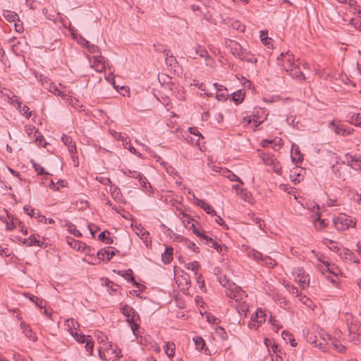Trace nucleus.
<instances>
[{"label": "nucleus", "instance_id": "7ed1b4c3", "mask_svg": "<svg viewBox=\"0 0 361 361\" xmlns=\"http://www.w3.org/2000/svg\"><path fill=\"white\" fill-rule=\"evenodd\" d=\"M121 313L126 317L127 322L137 321V319H140L139 314L137 312L128 305H125L122 306L121 308Z\"/></svg>", "mask_w": 361, "mask_h": 361}, {"label": "nucleus", "instance_id": "79ce46f5", "mask_svg": "<svg viewBox=\"0 0 361 361\" xmlns=\"http://www.w3.org/2000/svg\"><path fill=\"white\" fill-rule=\"evenodd\" d=\"M349 121L355 126H360L361 121L360 114H353L349 118Z\"/></svg>", "mask_w": 361, "mask_h": 361}, {"label": "nucleus", "instance_id": "9d476101", "mask_svg": "<svg viewBox=\"0 0 361 361\" xmlns=\"http://www.w3.org/2000/svg\"><path fill=\"white\" fill-rule=\"evenodd\" d=\"M204 243L210 247L214 248L219 253L223 252L224 250H226V247L219 244L216 241H215L213 238L207 236V238L204 241Z\"/></svg>", "mask_w": 361, "mask_h": 361}, {"label": "nucleus", "instance_id": "473e14b6", "mask_svg": "<svg viewBox=\"0 0 361 361\" xmlns=\"http://www.w3.org/2000/svg\"><path fill=\"white\" fill-rule=\"evenodd\" d=\"M193 341L195 344V348L198 350H202L205 346L204 340L201 336H197L193 338Z\"/></svg>", "mask_w": 361, "mask_h": 361}, {"label": "nucleus", "instance_id": "0e129e2a", "mask_svg": "<svg viewBox=\"0 0 361 361\" xmlns=\"http://www.w3.org/2000/svg\"><path fill=\"white\" fill-rule=\"evenodd\" d=\"M131 327L132 331L135 336H137L138 334V329L140 328L139 324L136 323V321L129 322H128Z\"/></svg>", "mask_w": 361, "mask_h": 361}, {"label": "nucleus", "instance_id": "3c124183", "mask_svg": "<svg viewBox=\"0 0 361 361\" xmlns=\"http://www.w3.org/2000/svg\"><path fill=\"white\" fill-rule=\"evenodd\" d=\"M216 334L221 338L222 340H226L228 338L227 333L225 329L221 326H218L216 329Z\"/></svg>", "mask_w": 361, "mask_h": 361}, {"label": "nucleus", "instance_id": "39448f33", "mask_svg": "<svg viewBox=\"0 0 361 361\" xmlns=\"http://www.w3.org/2000/svg\"><path fill=\"white\" fill-rule=\"evenodd\" d=\"M329 125L332 127L336 134L343 136L350 135L353 130V129L345 128L343 124H337L335 121H332Z\"/></svg>", "mask_w": 361, "mask_h": 361}, {"label": "nucleus", "instance_id": "4d7b16f0", "mask_svg": "<svg viewBox=\"0 0 361 361\" xmlns=\"http://www.w3.org/2000/svg\"><path fill=\"white\" fill-rule=\"evenodd\" d=\"M106 285L114 293H116V292H117L118 290L119 286L118 284L114 283V282L111 281L108 279H106Z\"/></svg>", "mask_w": 361, "mask_h": 361}, {"label": "nucleus", "instance_id": "f8f14e48", "mask_svg": "<svg viewBox=\"0 0 361 361\" xmlns=\"http://www.w3.org/2000/svg\"><path fill=\"white\" fill-rule=\"evenodd\" d=\"M326 336L329 338V341L330 342V343L329 342L327 343V345L332 346L334 349L336 350L340 353L345 352V347L339 341L331 338L330 335H326Z\"/></svg>", "mask_w": 361, "mask_h": 361}, {"label": "nucleus", "instance_id": "8fccbe9b", "mask_svg": "<svg viewBox=\"0 0 361 361\" xmlns=\"http://www.w3.org/2000/svg\"><path fill=\"white\" fill-rule=\"evenodd\" d=\"M262 264L267 266L268 267L273 268L276 264V261L272 259L271 257L268 256H265L263 258Z\"/></svg>", "mask_w": 361, "mask_h": 361}, {"label": "nucleus", "instance_id": "603ef678", "mask_svg": "<svg viewBox=\"0 0 361 361\" xmlns=\"http://www.w3.org/2000/svg\"><path fill=\"white\" fill-rule=\"evenodd\" d=\"M231 27L235 29V30H237L241 32H243L245 30V26L242 24L240 21L238 20H235L234 21L232 25H231Z\"/></svg>", "mask_w": 361, "mask_h": 361}, {"label": "nucleus", "instance_id": "c85d7f7f", "mask_svg": "<svg viewBox=\"0 0 361 361\" xmlns=\"http://www.w3.org/2000/svg\"><path fill=\"white\" fill-rule=\"evenodd\" d=\"M2 15L8 22H16L18 18L15 12L8 10L3 11Z\"/></svg>", "mask_w": 361, "mask_h": 361}, {"label": "nucleus", "instance_id": "e2e57ef3", "mask_svg": "<svg viewBox=\"0 0 361 361\" xmlns=\"http://www.w3.org/2000/svg\"><path fill=\"white\" fill-rule=\"evenodd\" d=\"M352 169L361 171V156H356Z\"/></svg>", "mask_w": 361, "mask_h": 361}, {"label": "nucleus", "instance_id": "2f4dec72", "mask_svg": "<svg viewBox=\"0 0 361 361\" xmlns=\"http://www.w3.org/2000/svg\"><path fill=\"white\" fill-rule=\"evenodd\" d=\"M356 156L357 155L353 156L349 153H346L343 157V160L342 161V162L352 168L354 161L355 160Z\"/></svg>", "mask_w": 361, "mask_h": 361}, {"label": "nucleus", "instance_id": "58836bf2", "mask_svg": "<svg viewBox=\"0 0 361 361\" xmlns=\"http://www.w3.org/2000/svg\"><path fill=\"white\" fill-rule=\"evenodd\" d=\"M85 343H86V344H85L86 351L90 353V355H92V352H93V348H94V342L92 341V340L90 336H88L87 337L86 341Z\"/></svg>", "mask_w": 361, "mask_h": 361}, {"label": "nucleus", "instance_id": "412c9836", "mask_svg": "<svg viewBox=\"0 0 361 361\" xmlns=\"http://www.w3.org/2000/svg\"><path fill=\"white\" fill-rule=\"evenodd\" d=\"M293 150H294V154L291 155L293 162L298 163L301 161L303 159V156L298 146L293 145Z\"/></svg>", "mask_w": 361, "mask_h": 361}, {"label": "nucleus", "instance_id": "bb28decb", "mask_svg": "<svg viewBox=\"0 0 361 361\" xmlns=\"http://www.w3.org/2000/svg\"><path fill=\"white\" fill-rule=\"evenodd\" d=\"M178 238L180 239L181 242L185 243L188 248L192 250L193 252L196 253H198L200 252L199 247H197L194 243L190 241L189 240L183 236H179Z\"/></svg>", "mask_w": 361, "mask_h": 361}, {"label": "nucleus", "instance_id": "f704fd0d", "mask_svg": "<svg viewBox=\"0 0 361 361\" xmlns=\"http://www.w3.org/2000/svg\"><path fill=\"white\" fill-rule=\"evenodd\" d=\"M236 290V293L233 290L230 289L228 291H226V294L228 297L232 299H235L236 301L238 300V298H236L237 295L236 294H240L243 291V290L240 288H238L236 286L234 287Z\"/></svg>", "mask_w": 361, "mask_h": 361}, {"label": "nucleus", "instance_id": "a19ab883", "mask_svg": "<svg viewBox=\"0 0 361 361\" xmlns=\"http://www.w3.org/2000/svg\"><path fill=\"white\" fill-rule=\"evenodd\" d=\"M267 35V31L262 30L261 31V41L264 44V45L267 47H269L271 45L272 39L270 37H268L267 36L264 37V35Z\"/></svg>", "mask_w": 361, "mask_h": 361}, {"label": "nucleus", "instance_id": "ea45409f", "mask_svg": "<svg viewBox=\"0 0 361 361\" xmlns=\"http://www.w3.org/2000/svg\"><path fill=\"white\" fill-rule=\"evenodd\" d=\"M122 172L123 173V174L125 176L130 177V178H136V179H137L138 177L140 176V174H141V173H140V172H137L136 171H132L130 169H123V170H122Z\"/></svg>", "mask_w": 361, "mask_h": 361}, {"label": "nucleus", "instance_id": "2eb2a0df", "mask_svg": "<svg viewBox=\"0 0 361 361\" xmlns=\"http://www.w3.org/2000/svg\"><path fill=\"white\" fill-rule=\"evenodd\" d=\"M287 72L289 73L290 75L293 78H296L302 80H305V78L304 74L302 73V71L300 69V67L298 65H295L291 68V70Z\"/></svg>", "mask_w": 361, "mask_h": 361}, {"label": "nucleus", "instance_id": "aec40b11", "mask_svg": "<svg viewBox=\"0 0 361 361\" xmlns=\"http://www.w3.org/2000/svg\"><path fill=\"white\" fill-rule=\"evenodd\" d=\"M106 353L108 355H114L113 357L115 359L122 357L121 350L117 347L114 348L111 343L108 344V346H106Z\"/></svg>", "mask_w": 361, "mask_h": 361}, {"label": "nucleus", "instance_id": "5fc2aeb1", "mask_svg": "<svg viewBox=\"0 0 361 361\" xmlns=\"http://www.w3.org/2000/svg\"><path fill=\"white\" fill-rule=\"evenodd\" d=\"M228 175L226 176V177L231 180V181H237L240 185H243L244 183L242 181V180L236 176L235 173H233L231 171H228Z\"/></svg>", "mask_w": 361, "mask_h": 361}, {"label": "nucleus", "instance_id": "f03ea898", "mask_svg": "<svg viewBox=\"0 0 361 361\" xmlns=\"http://www.w3.org/2000/svg\"><path fill=\"white\" fill-rule=\"evenodd\" d=\"M334 224L339 231H345L347 230L352 225L354 226L355 223L353 222L351 219H349L346 216H341L337 218L334 219Z\"/></svg>", "mask_w": 361, "mask_h": 361}, {"label": "nucleus", "instance_id": "6e6d98bb", "mask_svg": "<svg viewBox=\"0 0 361 361\" xmlns=\"http://www.w3.org/2000/svg\"><path fill=\"white\" fill-rule=\"evenodd\" d=\"M117 274L128 281H129L130 279V276H133V271L131 269H128L126 271H118Z\"/></svg>", "mask_w": 361, "mask_h": 361}, {"label": "nucleus", "instance_id": "c03bdc74", "mask_svg": "<svg viewBox=\"0 0 361 361\" xmlns=\"http://www.w3.org/2000/svg\"><path fill=\"white\" fill-rule=\"evenodd\" d=\"M66 324L70 331H73V329H76L79 326V324L72 318L68 319L66 321Z\"/></svg>", "mask_w": 361, "mask_h": 361}, {"label": "nucleus", "instance_id": "13d9d810", "mask_svg": "<svg viewBox=\"0 0 361 361\" xmlns=\"http://www.w3.org/2000/svg\"><path fill=\"white\" fill-rule=\"evenodd\" d=\"M195 52L198 54L201 58H207L208 56V52L204 49L202 48L200 46H197L195 49Z\"/></svg>", "mask_w": 361, "mask_h": 361}, {"label": "nucleus", "instance_id": "052dcab7", "mask_svg": "<svg viewBox=\"0 0 361 361\" xmlns=\"http://www.w3.org/2000/svg\"><path fill=\"white\" fill-rule=\"evenodd\" d=\"M26 337L30 338V340L35 341L37 340V337L33 334L32 330L30 328H27V329L25 330L23 332Z\"/></svg>", "mask_w": 361, "mask_h": 361}, {"label": "nucleus", "instance_id": "a18cd8bd", "mask_svg": "<svg viewBox=\"0 0 361 361\" xmlns=\"http://www.w3.org/2000/svg\"><path fill=\"white\" fill-rule=\"evenodd\" d=\"M269 323L271 324L272 326V330L277 332L281 328H282V326H281L278 321L275 319L274 317H273L271 315H270V318L269 319Z\"/></svg>", "mask_w": 361, "mask_h": 361}, {"label": "nucleus", "instance_id": "f3484780", "mask_svg": "<svg viewBox=\"0 0 361 361\" xmlns=\"http://www.w3.org/2000/svg\"><path fill=\"white\" fill-rule=\"evenodd\" d=\"M251 318H252V319H254L259 324H262L266 320L265 311L262 310L261 308H258V309H257L255 314H252Z\"/></svg>", "mask_w": 361, "mask_h": 361}, {"label": "nucleus", "instance_id": "c9c22d12", "mask_svg": "<svg viewBox=\"0 0 361 361\" xmlns=\"http://www.w3.org/2000/svg\"><path fill=\"white\" fill-rule=\"evenodd\" d=\"M74 39H75L83 47H85L87 49V47L90 45V43L88 40H87L85 37H83L81 35H73Z\"/></svg>", "mask_w": 361, "mask_h": 361}, {"label": "nucleus", "instance_id": "7c9ffc66", "mask_svg": "<svg viewBox=\"0 0 361 361\" xmlns=\"http://www.w3.org/2000/svg\"><path fill=\"white\" fill-rule=\"evenodd\" d=\"M176 346L173 343H166L164 346V350L169 357H173L175 354Z\"/></svg>", "mask_w": 361, "mask_h": 361}, {"label": "nucleus", "instance_id": "ddd939ff", "mask_svg": "<svg viewBox=\"0 0 361 361\" xmlns=\"http://www.w3.org/2000/svg\"><path fill=\"white\" fill-rule=\"evenodd\" d=\"M196 203L197 206L201 207L206 213L211 215H216V211L212 208V207L208 204L204 200L196 199Z\"/></svg>", "mask_w": 361, "mask_h": 361}, {"label": "nucleus", "instance_id": "72a5a7b5", "mask_svg": "<svg viewBox=\"0 0 361 361\" xmlns=\"http://www.w3.org/2000/svg\"><path fill=\"white\" fill-rule=\"evenodd\" d=\"M93 58L94 59V64L97 63V64L106 66L109 63L108 59H106L104 56H102L101 54L94 55L93 56Z\"/></svg>", "mask_w": 361, "mask_h": 361}, {"label": "nucleus", "instance_id": "09e8293b", "mask_svg": "<svg viewBox=\"0 0 361 361\" xmlns=\"http://www.w3.org/2000/svg\"><path fill=\"white\" fill-rule=\"evenodd\" d=\"M262 160L266 165L271 166L274 164V161L276 159H274L273 156H271L269 154H264L262 157Z\"/></svg>", "mask_w": 361, "mask_h": 361}, {"label": "nucleus", "instance_id": "20e7f679", "mask_svg": "<svg viewBox=\"0 0 361 361\" xmlns=\"http://www.w3.org/2000/svg\"><path fill=\"white\" fill-rule=\"evenodd\" d=\"M117 252H118V250L115 247H107L99 250L97 255L99 259L104 260L106 257V260L109 261Z\"/></svg>", "mask_w": 361, "mask_h": 361}, {"label": "nucleus", "instance_id": "4c0bfd02", "mask_svg": "<svg viewBox=\"0 0 361 361\" xmlns=\"http://www.w3.org/2000/svg\"><path fill=\"white\" fill-rule=\"evenodd\" d=\"M185 267L195 272V275H197V270L200 267L198 262L194 261L185 264Z\"/></svg>", "mask_w": 361, "mask_h": 361}, {"label": "nucleus", "instance_id": "c756f323", "mask_svg": "<svg viewBox=\"0 0 361 361\" xmlns=\"http://www.w3.org/2000/svg\"><path fill=\"white\" fill-rule=\"evenodd\" d=\"M231 95H232L233 102L236 104H240L245 98V93L243 92L242 90H238V91L233 92Z\"/></svg>", "mask_w": 361, "mask_h": 361}, {"label": "nucleus", "instance_id": "6e6552de", "mask_svg": "<svg viewBox=\"0 0 361 361\" xmlns=\"http://www.w3.org/2000/svg\"><path fill=\"white\" fill-rule=\"evenodd\" d=\"M62 142L67 146L69 152L72 154L76 153L75 144L73 142L71 137L67 135H63L61 137Z\"/></svg>", "mask_w": 361, "mask_h": 361}, {"label": "nucleus", "instance_id": "393cba45", "mask_svg": "<svg viewBox=\"0 0 361 361\" xmlns=\"http://www.w3.org/2000/svg\"><path fill=\"white\" fill-rule=\"evenodd\" d=\"M65 226L67 227V230L68 231V232L70 233L73 234V235H75L76 237L82 236V233H80V231L79 230L76 229L75 226L74 224H73L71 222L66 221V224H65Z\"/></svg>", "mask_w": 361, "mask_h": 361}, {"label": "nucleus", "instance_id": "cd10ccee", "mask_svg": "<svg viewBox=\"0 0 361 361\" xmlns=\"http://www.w3.org/2000/svg\"><path fill=\"white\" fill-rule=\"evenodd\" d=\"M109 235L110 233L108 231H104L99 235L98 239L106 244H112L114 241L113 239L109 237Z\"/></svg>", "mask_w": 361, "mask_h": 361}, {"label": "nucleus", "instance_id": "f257e3e1", "mask_svg": "<svg viewBox=\"0 0 361 361\" xmlns=\"http://www.w3.org/2000/svg\"><path fill=\"white\" fill-rule=\"evenodd\" d=\"M278 64L283 68L286 71H289L295 66L294 63V56L288 51L287 52H282L277 58Z\"/></svg>", "mask_w": 361, "mask_h": 361}, {"label": "nucleus", "instance_id": "bf43d9fd", "mask_svg": "<svg viewBox=\"0 0 361 361\" xmlns=\"http://www.w3.org/2000/svg\"><path fill=\"white\" fill-rule=\"evenodd\" d=\"M250 256H252V257L254 259H255L256 260H262L263 261V258L264 257H263V255L259 252V251H257V250H252L250 253Z\"/></svg>", "mask_w": 361, "mask_h": 361}, {"label": "nucleus", "instance_id": "49530a36", "mask_svg": "<svg viewBox=\"0 0 361 361\" xmlns=\"http://www.w3.org/2000/svg\"><path fill=\"white\" fill-rule=\"evenodd\" d=\"M32 164V166L36 172L39 175H44V174H49L47 172L45 171L44 169L39 164L35 162L33 160L31 161Z\"/></svg>", "mask_w": 361, "mask_h": 361}, {"label": "nucleus", "instance_id": "680f3d73", "mask_svg": "<svg viewBox=\"0 0 361 361\" xmlns=\"http://www.w3.org/2000/svg\"><path fill=\"white\" fill-rule=\"evenodd\" d=\"M96 180H98L99 182H100L102 184L104 185H111L112 183H111V180L109 178H107V177H97L96 178Z\"/></svg>", "mask_w": 361, "mask_h": 361}, {"label": "nucleus", "instance_id": "b1692460", "mask_svg": "<svg viewBox=\"0 0 361 361\" xmlns=\"http://www.w3.org/2000/svg\"><path fill=\"white\" fill-rule=\"evenodd\" d=\"M281 336L286 343L289 342L292 347L297 345V343L295 342L293 336L289 331H283L281 334Z\"/></svg>", "mask_w": 361, "mask_h": 361}, {"label": "nucleus", "instance_id": "e433bc0d", "mask_svg": "<svg viewBox=\"0 0 361 361\" xmlns=\"http://www.w3.org/2000/svg\"><path fill=\"white\" fill-rule=\"evenodd\" d=\"M23 209L25 212L31 217H35V219H37L41 217L42 214L39 212H35V210L34 209H31L30 213H28V210L30 209V205L24 206Z\"/></svg>", "mask_w": 361, "mask_h": 361}, {"label": "nucleus", "instance_id": "423d86ee", "mask_svg": "<svg viewBox=\"0 0 361 361\" xmlns=\"http://www.w3.org/2000/svg\"><path fill=\"white\" fill-rule=\"evenodd\" d=\"M67 243L71 247L78 251L86 252V250H90V247L87 246V245L85 243L79 240H75V239L71 237L67 238Z\"/></svg>", "mask_w": 361, "mask_h": 361}, {"label": "nucleus", "instance_id": "774afa93", "mask_svg": "<svg viewBox=\"0 0 361 361\" xmlns=\"http://www.w3.org/2000/svg\"><path fill=\"white\" fill-rule=\"evenodd\" d=\"M30 109L27 106L23 105L22 109L20 110V112L27 118H30L31 116L32 112L29 111Z\"/></svg>", "mask_w": 361, "mask_h": 361}, {"label": "nucleus", "instance_id": "37998d69", "mask_svg": "<svg viewBox=\"0 0 361 361\" xmlns=\"http://www.w3.org/2000/svg\"><path fill=\"white\" fill-rule=\"evenodd\" d=\"M70 334L75 338V340L80 343H84L86 341V336L82 334H78L73 331H70Z\"/></svg>", "mask_w": 361, "mask_h": 361}, {"label": "nucleus", "instance_id": "de8ad7c7", "mask_svg": "<svg viewBox=\"0 0 361 361\" xmlns=\"http://www.w3.org/2000/svg\"><path fill=\"white\" fill-rule=\"evenodd\" d=\"M326 271L336 276H338L341 273L339 268L334 264H331L330 266L326 269Z\"/></svg>", "mask_w": 361, "mask_h": 361}, {"label": "nucleus", "instance_id": "0eeeda50", "mask_svg": "<svg viewBox=\"0 0 361 361\" xmlns=\"http://www.w3.org/2000/svg\"><path fill=\"white\" fill-rule=\"evenodd\" d=\"M135 233L140 237L147 247H149L151 245L152 241L149 237V233L142 226H137L135 228Z\"/></svg>", "mask_w": 361, "mask_h": 361}, {"label": "nucleus", "instance_id": "4be33fe9", "mask_svg": "<svg viewBox=\"0 0 361 361\" xmlns=\"http://www.w3.org/2000/svg\"><path fill=\"white\" fill-rule=\"evenodd\" d=\"M23 244H26L27 246H33L37 245L39 247H43V242H40L39 240H37L34 235H30L27 239H24Z\"/></svg>", "mask_w": 361, "mask_h": 361}, {"label": "nucleus", "instance_id": "a878e982", "mask_svg": "<svg viewBox=\"0 0 361 361\" xmlns=\"http://www.w3.org/2000/svg\"><path fill=\"white\" fill-rule=\"evenodd\" d=\"M239 59L242 61H245L248 63H255L257 62V59L254 55L251 54L250 52L246 51L245 50L243 54H241Z\"/></svg>", "mask_w": 361, "mask_h": 361}, {"label": "nucleus", "instance_id": "5701e85b", "mask_svg": "<svg viewBox=\"0 0 361 361\" xmlns=\"http://www.w3.org/2000/svg\"><path fill=\"white\" fill-rule=\"evenodd\" d=\"M190 230H191L195 235L199 237L201 240L204 241L208 236L205 234L204 231L200 230L193 223H192L190 226Z\"/></svg>", "mask_w": 361, "mask_h": 361}, {"label": "nucleus", "instance_id": "338daca9", "mask_svg": "<svg viewBox=\"0 0 361 361\" xmlns=\"http://www.w3.org/2000/svg\"><path fill=\"white\" fill-rule=\"evenodd\" d=\"M228 97L227 92H220L216 95V99L219 101H226Z\"/></svg>", "mask_w": 361, "mask_h": 361}, {"label": "nucleus", "instance_id": "4468645a", "mask_svg": "<svg viewBox=\"0 0 361 361\" xmlns=\"http://www.w3.org/2000/svg\"><path fill=\"white\" fill-rule=\"evenodd\" d=\"M173 249L172 247H170V246L166 247L165 251L161 255L162 262L165 264H169L173 260Z\"/></svg>", "mask_w": 361, "mask_h": 361}, {"label": "nucleus", "instance_id": "a211bd4d", "mask_svg": "<svg viewBox=\"0 0 361 361\" xmlns=\"http://www.w3.org/2000/svg\"><path fill=\"white\" fill-rule=\"evenodd\" d=\"M347 324L350 335H353V338L355 337V334H360V324L359 323H353V321L350 324L349 319H347Z\"/></svg>", "mask_w": 361, "mask_h": 361}, {"label": "nucleus", "instance_id": "9b49d317", "mask_svg": "<svg viewBox=\"0 0 361 361\" xmlns=\"http://www.w3.org/2000/svg\"><path fill=\"white\" fill-rule=\"evenodd\" d=\"M230 49L233 55L240 57L241 54L245 50L241 45L235 41L231 40L229 44Z\"/></svg>", "mask_w": 361, "mask_h": 361}, {"label": "nucleus", "instance_id": "69168bd1", "mask_svg": "<svg viewBox=\"0 0 361 361\" xmlns=\"http://www.w3.org/2000/svg\"><path fill=\"white\" fill-rule=\"evenodd\" d=\"M88 51H90L92 54H94L95 55H97L98 54H101L99 48L94 44H90V45L87 49Z\"/></svg>", "mask_w": 361, "mask_h": 361}, {"label": "nucleus", "instance_id": "864d4df0", "mask_svg": "<svg viewBox=\"0 0 361 361\" xmlns=\"http://www.w3.org/2000/svg\"><path fill=\"white\" fill-rule=\"evenodd\" d=\"M137 179H138V181H139L140 185L142 188H147V186L151 188L149 183L148 182L147 179L146 178V177L144 176L143 174L141 173L140 176H139Z\"/></svg>", "mask_w": 361, "mask_h": 361}, {"label": "nucleus", "instance_id": "6ab92c4d", "mask_svg": "<svg viewBox=\"0 0 361 361\" xmlns=\"http://www.w3.org/2000/svg\"><path fill=\"white\" fill-rule=\"evenodd\" d=\"M340 255L345 259H349L350 261H352L354 263H356V264H359L360 263V260L358 259H357L354 254L353 253L352 251H350V250L348 249H344L343 250V252H341L340 253Z\"/></svg>", "mask_w": 361, "mask_h": 361}, {"label": "nucleus", "instance_id": "1a4fd4ad", "mask_svg": "<svg viewBox=\"0 0 361 361\" xmlns=\"http://www.w3.org/2000/svg\"><path fill=\"white\" fill-rule=\"evenodd\" d=\"M111 195L113 196V198L116 201L123 203V204L126 203V201L124 199V197L121 193V191L118 186L111 185Z\"/></svg>", "mask_w": 361, "mask_h": 361}, {"label": "nucleus", "instance_id": "dca6fc26", "mask_svg": "<svg viewBox=\"0 0 361 361\" xmlns=\"http://www.w3.org/2000/svg\"><path fill=\"white\" fill-rule=\"evenodd\" d=\"M24 295L26 298H29L30 301L34 302L37 307H39L40 309L44 308L45 301H44L42 299L39 298L38 297L30 293H25Z\"/></svg>", "mask_w": 361, "mask_h": 361}]
</instances>
